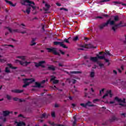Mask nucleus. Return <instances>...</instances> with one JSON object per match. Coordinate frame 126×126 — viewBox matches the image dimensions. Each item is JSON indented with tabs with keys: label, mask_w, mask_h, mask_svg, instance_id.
<instances>
[{
	"label": "nucleus",
	"mask_w": 126,
	"mask_h": 126,
	"mask_svg": "<svg viewBox=\"0 0 126 126\" xmlns=\"http://www.w3.org/2000/svg\"><path fill=\"white\" fill-rule=\"evenodd\" d=\"M26 2L29 4L32 3L33 5H35V2L32 1H30V0H23L22 1L21 4L22 5H26V4H25Z\"/></svg>",
	"instance_id": "9d476101"
},
{
	"label": "nucleus",
	"mask_w": 126,
	"mask_h": 126,
	"mask_svg": "<svg viewBox=\"0 0 126 126\" xmlns=\"http://www.w3.org/2000/svg\"><path fill=\"white\" fill-rule=\"evenodd\" d=\"M51 116L52 117V118H55L56 117V113H55L54 112H52Z\"/></svg>",
	"instance_id": "79ce46f5"
},
{
	"label": "nucleus",
	"mask_w": 126,
	"mask_h": 126,
	"mask_svg": "<svg viewBox=\"0 0 126 126\" xmlns=\"http://www.w3.org/2000/svg\"><path fill=\"white\" fill-rule=\"evenodd\" d=\"M57 77L54 76H51V78L50 79V81H53V84H58L60 81L59 80H56Z\"/></svg>",
	"instance_id": "9b49d317"
},
{
	"label": "nucleus",
	"mask_w": 126,
	"mask_h": 126,
	"mask_svg": "<svg viewBox=\"0 0 126 126\" xmlns=\"http://www.w3.org/2000/svg\"><path fill=\"white\" fill-rule=\"evenodd\" d=\"M48 116L46 113H43L40 116V119H47Z\"/></svg>",
	"instance_id": "4be33fe9"
},
{
	"label": "nucleus",
	"mask_w": 126,
	"mask_h": 126,
	"mask_svg": "<svg viewBox=\"0 0 126 126\" xmlns=\"http://www.w3.org/2000/svg\"><path fill=\"white\" fill-rule=\"evenodd\" d=\"M55 126H64V125H62V124H55Z\"/></svg>",
	"instance_id": "de8ad7c7"
},
{
	"label": "nucleus",
	"mask_w": 126,
	"mask_h": 126,
	"mask_svg": "<svg viewBox=\"0 0 126 126\" xmlns=\"http://www.w3.org/2000/svg\"><path fill=\"white\" fill-rule=\"evenodd\" d=\"M109 24V25H110V26L111 25H113V24H114V21H111L110 20H108L106 23H104L101 24L98 26V27L99 29H100V30H102V29H103L104 27H106V26H108Z\"/></svg>",
	"instance_id": "7ed1b4c3"
},
{
	"label": "nucleus",
	"mask_w": 126,
	"mask_h": 126,
	"mask_svg": "<svg viewBox=\"0 0 126 126\" xmlns=\"http://www.w3.org/2000/svg\"><path fill=\"white\" fill-rule=\"evenodd\" d=\"M20 33H21V34H25L27 33V32L26 31H24V32H20Z\"/></svg>",
	"instance_id": "680f3d73"
},
{
	"label": "nucleus",
	"mask_w": 126,
	"mask_h": 126,
	"mask_svg": "<svg viewBox=\"0 0 126 126\" xmlns=\"http://www.w3.org/2000/svg\"><path fill=\"white\" fill-rule=\"evenodd\" d=\"M46 83V80H43L40 83H38L36 82L35 83V87L37 88H44V86H42L41 84H45Z\"/></svg>",
	"instance_id": "39448f33"
},
{
	"label": "nucleus",
	"mask_w": 126,
	"mask_h": 126,
	"mask_svg": "<svg viewBox=\"0 0 126 126\" xmlns=\"http://www.w3.org/2000/svg\"><path fill=\"white\" fill-rule=\"evenodd\" d=\"M121 116L124 117V118L126 117V113H121Z\"/></svg>",
	"instance_id": "c03bdc74"
},
{
	"label": "nucleus",
	"mask_w": 126,
	"mask_h": 126,
	"mask_svg": "<svg viewBox=\"0 0 126 126\" xmlns=\"http://www.w3.org/2000/svg\"><path fill=\"white\" fill-rule=\"evenodd\" d=\"M80 106H82V107H83L84 108H86L87 105H86V103L84 104V103H81L80 104Z\"/></svg>",
	"instance_id": "a19ab883"
},
{
	"label": "nucleus",
	"mask_w": 126,
	"mask_h": 126,
	"mask_svg": "<svg viewBox=\"0 0 126 126\" xmlns=\"http://www.w3.org/2000/svg\"><path fill=\"white\" fill-rule=\"evenodd\" d=\"M34 41H36V38H32V44H31V46H34L36 45V42H34Z\"/></svg>",
	"instance_id": "c756f323"
},
{
	"label": "nucleus",
	"mask_w": 126,
	"mask_h": 126,
	"mask_svg": "<svg viewBox=\"0 0 126 126\" xmlns=\"http://www.w3.org/2000/svg\"><path fill=\"white\" fill-rule=\"evenodd\" d=\"M2 113L4 117H7V116H9V114H10V112L7 110L3 111Z\"/></svg>",
	"instance_id": "6ab92c4d"
},
{
	"label": "nucleus",
	"mask_w": 126,
	"mask_h": 126,
	"mask_svg": "<svg viewBox=\"0 0 126 126\" xmlns=\"http://www.w3.org/2000/svg\"><path fill=\"white\" fill-rule=\"evenodd\" d=\"M122 84H124V86H126V81H122Z\"/></svg>",
	"instance_id": "864d4df0"
},
{
	"label": "nucleus",
	"mask_w": 126,
	"mask_h": 126,
	"mask_svg": "<svg viewBox=\"0 0 126 126\" xmlns=\"http://www.w3.org/2000/svg\"><path fill=\"white\" fill-rule=\"evenodd\" d=\"M70 73H72V74H79L80 73H82V72L79 71H71Z\"/></svg>",
	"instance_id": "393cba45"
},
{
	"label": "nucleus",
	"mask_w": 126,
	"mask_h": 126,
	"mask_svg": "<svg viewBox=\"0 0 126 126\" xmlns=\"http://www.w3.org/2000/svg\"><path fill=\"white\" fill-rule=\"evenodd\" d=\"M105 90V89H102L101 91H99L100 94H101V92H104V91Z\"/></svg>",
	"instance_id": "bf43d9fd"
},
{
	"label": "nucleus",
	"mask_w": 126,
	"mask_h": 126,
	"mask_svg": "<svg viewBox=\"0 0 126 126\" xmlns=\"http://www.w3.org/2000/svg\"><path fill=\"white\" fill-rule=\"evenodd\" d=\"M69 39H70V37H69L68 39L65 38L63 41V44L64 42L65 43H67V44H69V41L68 40H69Z\"/></svg>",
	"instance_id": "c85d7f7f"
},
{
	"label": "nucleus",
	"mask_w": 126,
	"mask_h": 126,
	"mask_svg": "<svg viewBox=\"0 0 126 126\" xmlns=\"http://www.w3.org/2000/svg\"><path fill=\"white\" fill-rule=\"evenodd\" d=\"M96 18H99L100 19H103V17L102 16H97L96 17Z\"/></svg>",
	"instance_id": "e2e57ef3"
},
{
	"label": "nucleus",
	"mask_w": 126,
	"mask_h": 126,
	"mask_svg": "<svg viewBox=\"0 0 126 126\" xmlns=\"http://www.w3.org/2000/svg\"><path fill=\"white\" fill-rule=\"evenodd\" d=\"M68 98H69V100H72V97L70 96L68 97Z\"/></svg>",
	"instance_id": "774afa93"
},
{
	"label": "nucleus",
	"mask_w": 126,
	"mask_h": 126,
	"mask_svg": "<svg viewBox=\"0 0 126 126\" xmlns=\"http://www.w3.org/2000/svg\"><path fill=\"white\" fill-rule=\"evenodd\" d=\"M66 81L68 82L69 84H70V83H71V82L73 84H75V83H76V80L74 79H66Z\"/></svg>",
	"instance_id": "2eb2a0df"
},
{
	"label": "nucleus",
	"mask_w": 126,
	"mask_h": 126,
	"mask_svg": "<svg viewBox=\"0 0 126 126\" xmlns=\"http://www.w3.org/2000/svg\"><path fill=\"white\" fill-rule=\"evenodd\" d=\"M91 103L92 102L90 101H88L87 103H86V106H88V107H95V105L92 104Z\"/></svg>",
	"instance_id": "412c9836"
},
{
	"label": "nucleus",
	"mask_w": 126,
	"mask_h": 126,
	"mask_svg": "<svg viewBox=\"0 0 126 126\" xmlns=\"http://www.w3.org/2000/svg\"><path fill=\"white\" fill-rule=\"evenodd\" d=\"M90 76L91 78H93L95 76V72L94 71L91 72Z\"/></svg>",
	"instance_id": "cd10ccee"
},
{
	"label": "nucleus",
	"mask_w": 126,
	"mask_h": 126,
	"mask_svg": "<svg viewBox=\"0 0 126 126\" xmlns=\"http://www.w3.org/2000/svg\"><path fill=\"white\" fill-rule=\"evenodd\" d=\"M23 81L24 85L23 86V88H26V87L29 86L30 84L33 83V82H35V80L32 78L24 79Z\"/></svg>",
	"instance_id": "f257e3e1"
},
{
	"label": "nucleus",
	"mask_w": 126,
	"mask_h": 126,
	"mask_svg": "<svg viewBox=\"0 0 126 126\" xmlns=\"http://www.w3.org/2000/svg\"><path fill=\"white\" fill-rule=\"evenodd\" d=\"M45 6L47 7V8H50V5L48 4H45Z\"/></svg>",
	"instance_id": "3c124183"
},
{
	"label": "nucleus",
	"mask_w": 126,
	"mask_h": 126,
	"mask_svg": "<svg viewBox=\"0 0 126 126\" xmlns=\"http://www.w3.org/2000/svg\"><path fill=\"white\" fill-rule=\"evenodd\" d=\"M99 65L100 67H102V66H104V64L102 63H99Z\"/></svg>",
	"instance_id": "6e6d98bb"
},
{
	"label": "nucleus",
	"mask_w": 126,
	"mask_h": 126,
	"mask_svg": "<svg viewBox=\"0 0 126 126\" xmlns=\"http://www.w3.org/2000/svg\"><path fill=\"white\" fill-rule=\"evenodd\" d=\"M115 100L117 101L118 103H126V98H123V100H122V99L119 98L118 97L116 96L115 97Z\"/></svg>",
	"instance_id": "ddd939ff"
},
{
	"label": "nucleus",
	"mask_w": 126,
	"mask_h": 126,
	"mask_svg": "<svg viewBox=\"0 0 126 126\" xmlns=\"http://www.w3.org/2000/svg\"><path fill=\"white\" fill-rule=\"evenodd\" d=\"M73 118L74 119V121H77V120L76 119V117L73 116Z\"/></svg>",
	"instance_id": "69168bd1"
},
{
	"label": "nucleus",
	"mask_w": 126,
	"mask_h": 126,
	"mask_svg": "<svg viewBox=\"0 0 126 126\" xmlns=\"http://www.w3.org/2000/svg\"><path fill=\"white\" fill-rule=\"evenodd\" d=\"M76 122H77V121H74L73 122V126H75V125H76Z\"/></svg>",
	"instance_id": "8fccbe9b"
},
{
	"label": "nucleus",
	"mask_w": 126,
	"mask_h": 126,
	"mask_svg": "<svg viewBox=\"0 0 126 126\" xmlns=\"http://www.w3.org/2000/svg\"><path fill=\"white\" fill-rule=\"evenodd\" d=\"M59 66H61V67H63V65L62 64H61V63H59Z\"/></svg>",
	"instance_id": "052dcab7"
},
{
	"label": "nucleus",
	"mask_w": 126,
	"mask_h": 126,
	"mask_svg": "<svg viewBox=\"0 0 126 126\" xmlns=\"http://www.w3.org/2000/svg\"><path fill=\"white\" fill-rule=\"evenodd\" d=\"M60 10H64L65 11H68V10L67 9L64 7L61 8Z\"/></svg>",
	"instance_id": "4c0bfd02"
},
{
	"label": "nucleus",
	"mask_w": 126,
	"mask_h": 126,
	"mask_svg": "<svg viewBox=\"0 0 126 126\" xmlns=\"http://www.w3.org/2000/svg\"><path fill=\"white\" fill-rule=\"evenodd\" d=\"M60 52L62 55H64V52H63L62 50H60Z\"/></svg>",
	"instance_id": "4d7b16f0"
},
{
	"label": "nucleus",
	"mask_w": 126,
	"mask_h": 126,
	"mask_svg": "<svg viewBox=\"0 0 126 126\" xmlns=\"http://www.w3.org/2000/svg\"><path fill=\"white\" fill-rule=\"evenodd\" d=\"M54 45H55V46L60 45V47H62V48H63V49H68V47L66 46L65 45L63 44V42H60V41H54L53 42Z\"/></svg>",
	"instance_id": "20e7f679"
},
{
	"label": "nucleus",
	"mask_w": 126,
	"mask_h": 126,
	"mask_svg": "<svg viewBox=\"0 0 126 126\" xmlns=\"http://www.w3.org/2000/svg\"><path fill=\"white\" fill-rule=\"evenodd\" d=\"M114 17V20H111V19H109L108 20H110V21H113L114 23L113 25H111V26H114L116 24V22L117 21H119L120 20V18L119 17V16L116 15L113 16Z\"/></svg>",
	"instance_id": "6e6552de"
},
{
	"label": "nucleus",
	"mask_w": 126,
	"mask_h": 126,
	"mask_svg": "<svg viewBox=\"0 0 126 126\" xmlns=\"http://www.w3.org/2000/svg\"><path fill=\"white\" fill-rule=\"evenodd\" d=\"M17 59H21L22 61H26V56H18Z\"/></svg>",
	"instance_id": "bb28decb"
},
{
	"label": "nucleus",
	"mask_w": 126,
	"mask_h": 126,
	"mask_svg": "<svg viewBox=\"0 0 126 126\" xmlns=\"http://www.w3.org/2000/svg\"><path fill=\"white\" fill-rule=\"evenodd\" d=\"M113 3H116L117 4H121V2H120L119 1H114Z\"/></svg>",
	"instance_id": "09e8293b"
},
{
	"label": "nucleus",
	"mask_w": 126,
	"mask_h": 126,
	"mask_svg": "<svg viewBox=\"0 0 126 126\" xmlns=\"http://www.w3.org/2000/svg\"><path fill=\"white\" fill-rule=\"evenodd\" d=\"M7 65L9 66L10 68H12V69H16L17 68V67L12 66V65H11V63H8Z\"/></svg>",
	"instance_id": "7c9ffc66"
},
{
	"label": "nucleus",
	"mask_w": 126,
	"mask_h": 126,
	"mask_svg": "<svg viewBox=\"0 0 126 126\" xmlns=\"http://www.w3.org/2000/svg\"><path fill=\"white\" fill-rule=\"evenodd\" d=\"M5 1L7 2V3H8L10 5H11V6H13V7L16 6V4H13V3H12V2H11V1L5 0Z\"/></svg>",
	"instance_id": "a211bd4d"
},
{
	"label": "nucleus",
	"mask_w": 126,
	"mask_h": 126,
	"mask_svg": "<svg viewBox=\"0 0 126 126\" xmlns=\"http://www.w3.org/2000/svg\"><path fill=\"white\" fill-rule=\"evenodd\" d=\"M78 40V36H76L73 38V41H74L75 42L77 41Z\"/></svg>",
	"instance_id": "e433bc0d"
},
{
	"label": "nucleus",
	"mask_w": 126,
	"mask_h": 126,
	"mask_svg": "<svg viewBox=\"0 0 126 126\" xmlns=\"http://www.w3.org/2000/svg\"><path fill=\"white\" fill-rule=\"evenodd\" d=\"M122 24H123V22H122V21H121L118 24H115L114 26H113L111 27V30H112V31H113L114 32H116V31H117V30L118 28H120V27H124L126 26V24H125V25L124 26L122 25Z\"/></svg>",
	"instance_id": "f03ea898"
},
{
	"label": "nucleus",
	"mask_w": 126,
	"mask_h": 126,
	"mask_svg": "<svg viewBox=\"0 0 126 126\" xmlns=\"http://www.w3.org/2000/svg\"><path fill=\"white\" fill-rule=\"evenodd\" d=\"M31 4H33L32 3H30V4H28V5L29 6H30L31 8L32 7L33 9V10H35V9L37 8V6H33Z\"/></svg>",
	"instance_id": "2f4dec72"
},
{
	"label": "nucleus",
	"mask_w": 126,
	"mask_h": 126,
	"mask_svg": "<svg viewBox=\"0 0 126 126\" xmlns=\"http://www.w3.org/2000/svg\"><path fill=\"white\" fill-rule=\"evenodd\" d=\"M110 0H102L101 1H100V2H106L107 1H109Z\"/></svg>",
	"instance_id": "a18cd8bd"
},
{
	"label": "nucleus",
	"mask_w": 126,
	"mask_h": 126,
	"mask_svg": "<svg viewBox=\"0 0 126 126\" xmlns=\"http://www.w3.org/2000/svg\"><path fill=\"white\" fill-rule=\"evenodd\" d=\"M91 61H92L93 62H94L96 63L98 61V57L96 56V57H91L90 58Z\"/></svg>",
	"instance_id": "5701e85b"
},
{
	"label": "nucleus",
	"mask_w": 126,
	"mask_h": 126,
	"mask_svg": "<svg viewBox=\"0 0 126 126\" xmlns=\"http://www.w3.org/2000/svg\"><path fill=\"white\" fill-rule=\"evenodd\" d=\"M113 73L115 74H118V72H117V71H116L115 70H113Z\"/></svg>",
	"instance_id": "13d9d810"
},
{
	"label": "nucleus",
	"mask_w": 126,
	"mask_h": 126,
	"mask_svg": "<svg viewBox=\"0 0 126 126\" xmlns=\"http://www.w3.org/2000/svg\"><path fill=\"white\" fill-rule=\"evenodd\" d=\"M98 101H99V99H94L93 100V103H96V102H98Z\"/></svg>",
	"instance_id": "37998d69"
},
{
	"label": "nucleus",
	"mask_w": 126,
	"mask_h": 126,
	"mask_svg": "<svg viewBox=\"0 0 126 126\" xmlns=\"http://www.w3.org/2000/svg\"><path fill=\"white\" fill-rule=\"evenodd\" d=\"M47 50H48V53H53L54 55H59V54L57 52V50H56L55 48H46Z\"/></svg>",
	"instance_id": "0eeeda50"
},
{
	"label": "nucleus",
	"mask_w": 126,
	"mask_h": 126,
	"mask_svg": "<svg viewBox=\"0 0 126 126\" xmlns=\"http://www.w3.org/2000/svg\"><path fill=\"white\" fill-rule=\"evenodd\" d=\"M12 92H13V93H16L17 94H20V93H22L24 92L23 90H18V89H15L11 91Z\"/></svg>",
	"instance_id": "4468645a"
},
{
	"label": "nucleus",
	"mask_w": 126,
	"mask_h": 126,
	"mask_svg": "<svg viewBox=\"0 0 126 126\" xmlns=\"http://www.w3.org/2000/svg\"><path fill=\"white\" fill-rule=\"evenodd\" d=\"M6 98L7 100H11V96L8 94L6 95Z\"/></svg>",
	"instance_id": "58836bf2"
},
{
	"label": "nucleus",
	"mask_w": 126,
	"mask_h": 126,
	"mask_svg": "<svg viewBox=\"0 0 126 126\" xmlns=\"http://www.w3.org/2000/svg\"><path fill=\"white\" fill-rule=\"evenodd\" d=\"M104 55H108V56H110L111 54H110V52L109 51H106V53H104Z\"/></svg>",
	"instance_id": "49530a36"
},
{
	"label": "nucleus",
	"mask_w": 126,
	"mask_h": 126,
	"mask_svg": "<svg viewBox=\"0 0 126 126\" xmlns=\"http://www.w3.org/2000/svg\"><path fill=\"white\" fill-rule=\"evenodd\" d=\"M46 62L45 61H40L38 63L37 62H34L33 63L35 64V67H39L40 65H42V64L45 63Z\"/></svg>",
	"instance_id": "f8f14e48"
},
{
	"label": "nucleus",
	"mask_w": 126,
	"mask_h": 126,
	"mask_svg": "<svg viewBox=\"0 0 126 126\" xmlns=\"http://www.w3.org/2000/svg\"><path fill=\"white\" fill-rule=\"evenodd\" d=\"M17 125V126H26V124H25V123L23 122H16Z\"/></svg>",
	"instance_id": "aec40b11"
},
{
	"label": "nucleus",
	"mask_w": 126,
	"mask_h": 126,
	"mask_svg": "<svg viewBox=\"0 0 126 126\" xmlns=\"http://www.w3.org/2000/svg\"><path fill=\"white\" fill-rule=\"evenodd\" d=\"M56 4H57L58 6H61V5H62L60 3H57Z\"/></svg>",
	"instance_id": "338daca9"
},
{
	"label": "nucleus",
	"mask_w": 126,
	"mask_h": 126,
	"mask_svg": "<svg viewBox=\"0 0 126 126\" xmlns=\"http://www.w3.org/2000/svg\"><path fill=\"white\" fill-rule=\"evenodd\" d=\"M26 12H27V14H30V12H31V7H27V9L26 10Z\"/></svg>",
	"instance_id": "b1692460"
},
{
	"label": "nucleus",
	"mask_w": 126,
	"mask_h": 126,
	"mask_svg": "<svg viewBox=\"0 0 126 126\" xmlns=\"http://www.w3.org/2000/svg\"><path fill=\"white\" fill-rule=\"evenodd\" d=\"M6 29H7V30H8V31H9L10 33H13V31L12 30L9 28V27H5Z\"/></svg>",
	"instance_id": "c9c22d12"
},
{
	"label": "nucleus",
	"mask_w": 126,
	"mask_h": 126,
	"mask_svg": "<svg viewBox=\"0 0 126 126\" xmlns=\"http://www.w3.org/2000/svg\"><path fill=\"white\" fill-rule=\"evenodd\" d=\"M48 124H49V125H51V126H55V125H56V124H55V123H54V122L52 123L51 121H49Z\"/></svg>",
	"instance_id": "ea45409f"
},
{
	"label": "nucleus",
	"mask_w": 126,
	"mask_h": 126,
	"mask_svg": "<svg viewBox=\"0 0 126 126\" xmlns=\"http://www.w3.org/2000/svg\"><path fill=\"white\" fill-rule=\"evenodd\" d=\"M13 100H14V101H19L20 102H25V100H22L20 98H17V97H14L13 98Z\"/></svg>",
	"instance_id": "f3484780"
},
{
	"label": "nucleus",
	"mask_w": 126,
	"mask_h": 126,
	"mask_svg": "<svg viewBox=\"0 0 126 126\" xmlns=\"http://www.w3.org/2000/svg\"><path fill=\"white\" fill-rule=\"evenodd\" d=\"M12 32L14 33H20V31H19V30H18V29L12 30Z\"/></svg>",
	"instance_id": "f704fd0d"
},
{
	"label": "nucleus",
	"mask_w": 126,
	"mask_h": 126,
	"mask_svg": "<svg viewBox=\"0 0 126 126\" xmlns=\"http://www.w3.org/2000/svg\"><path fill=\"white\" fill-rule=\"evenodd\" d=\"M103 53H104L103 52H99L98 54L100 55H103Z\"/></svg>",
	"instance_id": "0e129e2a"
},
{
	"label": "nucleus",
	"mask_w": 126,
	"mask_h": 126,
	"mask_svg": "<svg viewBox=\"0 0 126 126\" xmlns=\"http://www.w3.org/2000/svg\"><path fill=\"white\" fill-rule=\"evenodd\" d=\"M115 121H118V119L116 117H113L111 119H110V122H115Z\"/></svg>",
	"instance_id": "72a5a7b5"
},
{
	"label": "nucleus",
	"mask_w": 126,
	"mask_h": 126,
	"mask_svg": "<svg viewBox=\"0 0 126 126\" xmlns=\"http://www.w3.org/2000/svg\"><path fill=\"white\" fill-rule=\"evenodd\" d=\"M120 4H122V5H123L124 6H126V3H124L123 2H120Z\"/></svg>",
	"instance_id": "5fc2aeb1"
},
{
	"label": "nucleus",
	"mask_w": 126,
	"mask_h": 126,
	"mask_svg": "<svg viewBox=\"0 0 126 126\" xmlns=\"http://www.w3.org/2000/svg\"><path fill=\"white\" fill-rule=\"evenodd\" d=\"M48 70H52V71H55L56 70V67H54L53 65H49L48 68Z\"/></svg>",
	"instance_id": "dca6fc26"
},
{
	"label": "nucleus",
	"mask_w": 126,
	"mask_h": 126,
	"mask_svg": "<svg viewBox=\"0 0 126 126\" xmlns=\"http://www.w3.org/2000/svg\"><path fill=\"white\" fill-rule=\"evenodd\" d=\"M43 10H44V11H48V10H49V8H43Z\"/></svg>",
	"instance_id": "603ef678"
},
{
	"label": "nucleus",
	"mask_w": 126,
	"mask_h": 126,
	"mask_svg": "<svg viewBox=\"0 0 126 126\" xmlns=\"http://www.w3.org/2000/svg\"><path fill=\"white\" fill-rule=\"evenodd\" d=\"M96 57H97V59H99V60H105L104 56H100L99 55L96 54Z\"/></svg>",
	"instance_id": "a878e982"
},
{
	"label": "nucleus",
	"mask_w": 126,
	"mask_h": 126,
	"mask_svg": "<svg viewBox=\"0 0 126 126\" xmlns=\"http://www.w3.org/2000/svg\"><path fill=\"white\" fill-rule=\"evenodd\" d=\"M16 63H19L21 65H22L23 66H27L28 64H30L31 63V62H23V61H21L18 60H16Z\"/></svg>",
	"instance_id": "423d86ee"
},
{
	"label": "nucleus",
	"mask_w": 126,
	"mask_h": 126,
	"mask_svg": "<svg viewBox=\"0 0 126 126\" xmlns=\"http://www.w3.org/2000/svg\"><path fill=\"white\" fill-rule=\"evenodd\" d=\"M5 72L6 73H10V70H9V68L8 67H6L5 69Z\"/></svg>",
	"instance_id": "473e14b6"
},
{
	"label": "nucleus",
	"mask_w": 126,
	"mask_h": 126,
	"mask_svg": "<svg viewBox=\"0 0 126 126\" xmlns=\"http://www.w3.org/2000/svg\"><path fill=\"white\" fill-rule=\"evenodd\" d=\"M109 95L110 98H112V97H113V94H112V91H111V90L107 91L106 92V93L102 96V99H105V98H106V97L109 96Z\"/></svg>",
	"instance_id": "1a4fd4ad"
}]
</instances>
